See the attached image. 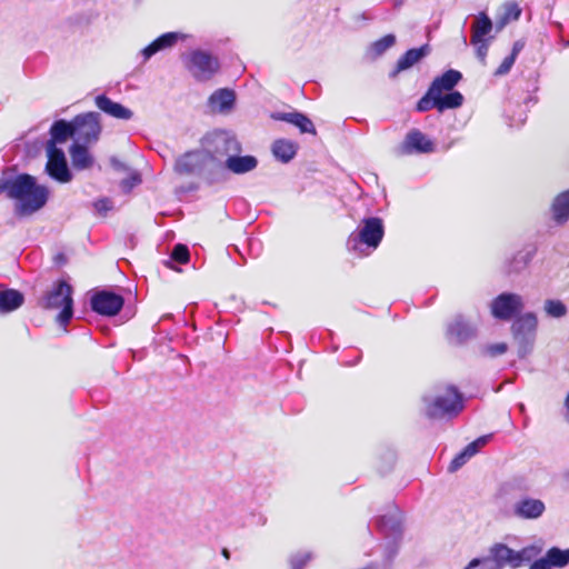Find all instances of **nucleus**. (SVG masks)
I'll list each match as a JSON object with an SVG mask.
<instances>
[{
    "mask_svg": "<svg viewBox=\"0 0 569 569\" xmlns=\"http://www.w3.org/2000/svg\"><path fill=\"white\" fill-rule=\"evenodd\" d=\"M4 192L9 199L14 200V213L20 217L30 216L48 201L49 190L37 183L36 179L27 173L14 177L0 178V193Z\"/></svg>",
    "mask_w": 569,
    "mask_h": 569,
    "instance_id": "nucleus-1",
    "label": "nucleus"
},
{
    "mask_svg": "<svg viewBox=\"0 0 569 569\" xmlns=\"http://www.w3.org/2000/svg\"><path fill=\"white\" fill-rule=\"evenodd\" d=\"M422 400L426 416L431 419L456 416L462 409L461 395L452 386L438 388L432 393L425 395Z\"/></svg>",
    "mask_w": 569,
    "mask_h": 569,
    "instance_id": "nucleus-2",
    "label": "nucleus"
},
{
    "mask_svg": "<svg viewBox=\"0 0 569 569\" xmlns=\"http://www.w3.org/2000/svg\"><path fill=\"white\" fill-rule=\"evenodd\" d=\"M39 305L44 309L62 308L57 321L66 327L73 315L72 287L64 280L57 281L40 299Z\"/></svg>",
    "mask_w": 569,
    "mask_h": 569,
    "instance_id": "nucleus-3",
    "label": "nucleus"
},
{
    "mask_svg": "<svg viewBox=\"0 0 569 569\" xmlns=\"http://www.w3.org/2000/svg\"><path fill=\"white\" fill-rule=\"evenodd\" d=\"M383 233L385 229L380 218L363 219L359 230L349 236L347 247L350 251L367 254L362 246H367L372 250L377 249L383 238Z\"/></svg>",
    "mask_w": 569,
    "mask_h": 569,
    "instance_id": "nucleus-4",
    "label": "nucleus"
},
{
    "mask_svg": "<svg viewBox=\"0 0 569 569\" xmlns=\"http://www.w3.org/2000/svg\"><path fill=\"white\" fill-rule=\"evenodd\" d=\"M537 327L538 319L533 312H526L512 322L511 332L518 346L519 358H526L532 351Z\"/></svg>",
    "mask_w": 569,
    "mask_h": 569,
    "instance_id": "nucleus-5",
    "label": "nucleus"
},
{
    "mask_svg": "<svg viewBox=\"0 0 569 569\" xmlns=\"http://www.w3.org/2000/svg\"><path fill=\"white\" fill-rule=\"evenodd\" d=\"M378 528L388 540L385 549L386 562L389 565L398 553L399 542L402 536L401 513L393 510L383 515L378 520Z\"/></svg>",
    "mask_w": 569,
    "mask_h": 569,
    "instance_id": "nucleus-6",
    "label": "nucleus"
},
{
    "mask_svg": "<svg viewBox=\"0 0 569 569\" xmlns=\"http://www.w3.org/2000/svg\"><path fill=\"white\" fill-rule=\"evenodd\" d=\"M183 61L190 73L199 81L211 79L219 69L218 59L202 50H193L183 56Z\"/></svg>",
    "mask_w": 569,
    "mask_h": 569,
    "instance_id": "nucleus-7",
    "label": "nucleus"
},
{
    "mask_svg": "<svg viewBox=\"0 0 569 569\" xmlns=\"http://www.w3.org/2000/svg\"><path fill=\"white\" fill-rule=\"evenodd\" d=\"M74 142L90 144L99 140L101 133L100 114L98 112H86L72 119Z\"/></svg>",
    "mask_w": 569,
    "mask_h": 569,
    "instance_id": "nucleus-8",
    "label": "nucleus"
},
{
    "mask_svg": "<svg viewBox=\"0 0 569 569\" xmlns=\"http://www.w3.org/2000/svg\"><path fill=\"white\" fill-rule=\"evenodd\" d=\"M523 300L520 295L503 292L497 296L490 303L493 318L508 321L523 309Z\"/></svg>",
    "mask_w": 569,
    "mask_h": 569,
    "instance_id": "nucleus-9",
    "label": "nucleus"
},
{
    "mask_svg": "<svg viewBox=\"0 0 569 569\" xmlns=\"http://www.w3.org/2000/svg\"><path fill=\"white\" fill-rule=\"evenodd\" d=\"M46 149L48 156L46 170L48 174L59 182H69L72 176L68 168L63 150L52 144L51 147H46Z\"/></svg>",
    "mask_w": 569,
    "mask_h": 569,
    "instance_id": "nucleus-10",
    "label": "nucleus"
},
{
    "mask_svg": "<svg viewBox=\"0 0 569 569\" xmlns=\"http://www.w3.org/2000/svg\"><path fill=\"white\" fill-rule=\"evenodd\" d=\"M546 511V505L541 499L523 496L511 506V515L521 520L539 519Z\"/></svg>",
    "mask_w": 569,
    "mask_h": 569,
    "instance_id": "nucleus-11",
    "label": "nucleus"
},
{
    "mask_svg": "<svg viewBox=\"0 0 569 569\" xmlns=\"http://www.w3.org/2000/svg\"><path fill=\"white\" fill-rule=\"evenodd\" d=\"M123 298L120 295L100 291L91 298V308L94 312L102 316H114L117 315L122 306Z\"/></svg>",
    "mask_w": 569,
    "mask_h": 569,
    "instance_id": "nucleus-12",
    "label": "nucleus"
},
{
    "mask_svg": "<svg viewBox=\"0 0 569 569\" xmlns=\"http://www.w3.org/2000/svg\"><path fill=\"white\" fill-rule=\"evenodd\" d=\"M477 335V328L462 316H456L447 327V338L450 343L462 345L473 339Z\"/></svg>",
    "mask_w": 569,
    "mask_h": 569,
    "instance_id": "nucleus-13",
    "label": "nucleus"
},
{
    "mask_svg": "<svg viewBox=\"0 0 569 569\" xmlns=\"http://www.w3.org/2000/svg\"><path fill=\"white\" fill-rule=\"evenodd\" d=\"M433 150L435 143L418 129L410 130L399 148L401 154L430 153Z\"/></svg>",
    "mask_w": 569,
    "mask_h": 569,
    "instance_id": "nucleus-14",
    "label": "nucleus"
},
{
    "mask_svg": "<svg viewBox=\"0 0 569 569\" xmlns=\"http://www.w3.org/2000/svg\"><path fill=\"white\" fill-rule=\"evenodd\" d=\"M487 559L491 562L495 569H503L510 567L517 569V550L511 549L502 542H496L490 546Z\"/></svg>",
    "mask_w": 569,
    "mask_h": 569,
    "instance_id": "nucleus-15",
    "label": "nucleus"
},
{
    "mask_svg": "<svg viewBox=\"0 0 569 569\" xmlns=\"http://www.w3.org/2000/svg\"><path fill=\"white\" fill-rule=\"evenodd\" d=\"M97 108L103 113L119 120H130L133 112L119 102L111 100L106 94H99L94 99Z\"/></svg>",
    "mask_w": 569,
    "mask_h": 569,
    "instance_id": "nucleus-16",
    "label": "nucleus"
},
{
    "mask_svg": "<svg viewBox=\"0 0 569 569\" xmlns=\"http://www.w3.org/2000/svg\"><path fill=\"white\" fill-rule=\"evenodd\" d=\"M214 152L219 156H234L240 153L241 144L237 138L228 132H218L213 137Z\"/></svg>",
    "mask_w": 569,
    "mask_h": 569,
    "instance_id": "nucleus-17",
    "label": "nucleus"
},
{
    "mask_svg": "<svg viewBox=\"0 0 569 569\" xmlns=\"http://www.w3.org/2000/svg\"><path fill=\"white\" fill-rule=\"evenodd\" d=\"M183 36L179 32H167L158 37L150 44L141 50V54L143 56V60L147 61L157 52L164 50L167 48H171L177 43L179 39H182Z\"/></svg>",
    "mask_w": 569,
    "mask_h": 569,
    "instance_id": "nucleus-18",
    "label": "nucleus"
},
{
    "mask_svg": "<svg viewBox=\"0 0 569 569\" xmlns=\"http://www.w3.org/2000/svg\"><path fill=\"white\" fill-rule=\"evenodd\" d=\"M202 164L203 154L199 151H192L180 157L174 164V169L181 174H193L202 169Z\"/></svg>",
    "mask_w": 569,
    "mask_h": 569,
    "instance_id": "nucleus-19",
    "label": "nucleus"
},
{
    "mask_svg": "<svg viewBox=\"0 0 569 569\" xmlns=\"http://www.w3.org/2000/svg\"><path fill=\"white\" fill-rule=\"evenodd\" d=\"M430 52V48L428 44H423L420 48H413L408 50L405 54H402L396 66V69L391 72V77H396L399 72L405 71L417 62H419L422 58L428 56Z\"/></svg>",
    "mask_w": 569,
    "mask_h": 569,
    "instance_id": "nucleus-20",
    "label": "nucleus"
},
{
    "mask_svg": "<svg viewBox=\"0 0 569 569\" xmlns=\"http://www.w3.org/2000/svg\"><path fill=\"white\" fill-rule=\"evenodd\" d=\"M51 139L48 141L47 147L57 146V143H63L69 138L74 139L73 122L66 120H57L53 122L50 129Z\"/></svg>",
    "mask_w": 569,
    "mask_h": 569,
    "instance_id": "nucleus-21",
    "label": "nucleus"
},
{
    "mask_svg": "<svg viewBox=\"0 0 569 569\" xmlns=\"http://www.w3.org/2000/svg\"><path fill=\"white\" fill-rule=\"evenodd\" d=\"M258 166V160L253 156H230L226 160V168L236 174H243L252 171Z\"/></svg>",
    "mask_w": 569,
    "mask_h": 569,
    "instance_id": "nucleus-22",
    "label": "nucleus"
},
{
    "mask_svg": "<svg viewBox=\"0 0 569 569\" xmlns=\"http://www.w3.org/2000/svg\"><path fill=\"white\" fill-rule=\"evenodd\" d=\"M493 24L491 19L485 13L480 12L472 26H471V43H478L483 40H490V38H486L492 31Z\"/></svg>",
    "mask_w": 569,
    "mask_h": 569,
    "instance_id": "nucleus-23",
    "label": "nucleus"
},
{
    "mask_svg": "<svg viewBox=\"0 0 569 569\" xmlns=\"http://www.w3.org/2000/svg\"><path fill=\"white\" fill-rule=\"evenodd\" d=\"M462 78L457 70L450 69L440 77L436 78L430 86V94L442 91H451Z\"/></svg>",
    "mask_w": 569,
    "mask_h": 569,
    "instance_id": "nucleus-24",
    "label": "nucleus"
},
{
    "mask_svg": "<svg viewBox=\"0 0 569 569\" xmlns=\"http://www.w3.org/2000/svg\"><path fill=\"white\" fill-rule=\"evenodd\" d=\"M72 166L78 170H84L92 167L94 160L88 151L86 144L74 142L70 150Z\"/></svg>",
    "mask_w": 569,
    "mask_h": 569,
    "instance_id": "nucleus-25",
    "label": "nucleus"
},
{
    "mask_svg": "<svg viewBox=\"0 0 569 569\" xmlns=\"http://www.w3.org/2000/svg\"><path fill=\"white\" fill-rule=\"evenodd\" d=\"M552 218L558 224L569 220V190L559 193L552 201Z\"/></svg>",
    "mask_w": 569,
    "mask_h": 569,
    "instance_id": "nucleus-26",
    "label": "nucleus"
},
{
    "mask_svg": "<svg viewBox=\"0 0 569 569\" xmlns=\"http://www.w3.org/2000/svg\"><path fill=\"white\" fill-rule=\"evenodd\" d=\"M234 100L236 96L232 90L219 89L210 96L209 103L213 110L226 112L232 108Z\"/></svg>",
    "mask_w": 569,
    "mask_h": 569,
    "instance_id": "nucleus-27",
    "label": "nucleus"
},
{
    "mask_svg": "<svg viewBox=\"0 0 569 569\" xmlns=\"http://www.w3.org/2000/svg\"><path fill=\"white\" fill-rule=\"evenodd\" d=\"M436 94V109L440 112L447 109H456L462 106L463 96L459 91H450L447 94L442 92Z\"/></svg>",
    "mask_w": 569,
    "mask_h": 569,
    "instance_id": "nucleus-28",
    "label": "nucleus"
},
{
    "mask_svg": "<svg viewBox=\"0 0 569 569\" xmlns=\"http://www.w3.org/2000/svg\"><path fill=\"white\" fill-rule=\"evenodd\" d=\"M23 303V295L17 290L0 291V312H10Z\"/></svg>",
    "mask_w": 569,
    "mask_h": 569,
    "instance_id": "nucleus-29",
    "label": "nucleus"
},
{
    "mask_svg": "<svg viewBox=\"0 0 569 569\" xmlns=\"http://www.w3.org/2000/svg\"><path fill=\"white\" fill-rule=\"evenodd\" d=\"M273 156L283 163L289 162L297 153V146L286 139L276 140L272 144Z\"/></svg>",
    "mask_w": 569,
    "mask_h": 569,
    "instance_id": "nucleus-30",
    "label": "nucleus"
},
{
    "mask_svg": "<svg viewBox=\"0 0 569 569\" xmlns=\"http://www.w3.org/2000/svg\"><path fill=\"white\" fill-rule=\"evenodd\" d=\"M545 557L552 568H563L569 563V548L552 547L546 552Z\"/></svg>",
    "mask_w": 569,
    "mask_h": 569,
    "instance_id": "nucleus-31",
    "label": "nucleus"
},
{
    "mask_svg": "<svg viewBox=\"0 0 569 569\" xmlns=\"http://www.w3.org/2000/svg\"><path fill=\"white\" fill-rule=\"evenodd\" d=\"M521 10L519 6L515 2L506 3L503 7V13L498 18L496 27L498 30H501L507 23L512 20H518L520 17Z\"/></svg>",
    "mask_w": 569,
    "mask_h": 569,
    "instance_id": "nucleus-32",
    "label": "nucleus"
},
{
    "mask_svg": "<svg viewBox=\"0 0 569 569\" xmlns=\"http://www.w3.org/2000/svg\"><path fill=\"white\" fill-rule=\"evenodd\" d=\"M535 253V248H529L518 252L510 263L509 272H520L532 260Z\"/></svg>",
    "mask_w": 569,
    "mask_h": 569,
    "instance_id": "nucleus-33",
    "label": "nucleus"
},
{
    "mask_svg": "<svg viewBox=\"0 0 569 569\" xmlns=\"http://www.w3.org/2000/svg\"><path fill=\"white\" fill-rule=\"evenodd\" d=\"M542 551V543H533L517 550V567H521L525 562H530Z\"/></svg>",
    "mask_w": 569,
    "mask_h": 569,
    "instance_id": "nucleus-34",
    "label": "nucleus"
},
{
    "mask_svg": "<svg viewBox=\"0 0 569 569\" xmlns=\"http://www.w3.org/2000/svg\"><path fill=\"white\" fill-rule=\"evenodd\" d=\"M395 43L396 37L393 34H387L371 44L369 48V54L371 58H378L388 49H390Z\"/></svg>",
    "mask_w": 569,
    "mask_h": 569,
    "instance_id": "nucleus-35",
    "label": "nucleus"
},
{
    "mask_svg": "<svg viewBox=\"0 0 569 569\" xmlns=\"http://www.w3.org/2000/svg\"><path fill=\"white\" fill-rule=\"evenodd\" d=\"M545 311L551 318H562L567 315V307L560 300L548 299L545 302Z\"/></svg>",
    "mask_w": 569,
    "mask_h": 569,
    "instance_id": "nucleus-36",
    "label": "nucleus"
},
{
    "mask_svg": "<svg viewBox=\"0 0 569 569\" xmlns=\"http://www.w3.org/2000/svg\"><path fill=\"white\" fill-rule=\"evenodd\" d=\"M299 128L301 133H312L316 134V128L312 123V121L306 117L305 114L298 112L297 116L293 119V122L291 123Z\"/></svg>",
    "mask_w": 569,
    "mask_h": 569,
    "instance_id": "nucleus-37",
    "label": "nucleus"
},
{
    "mask_svg": "<svg viewBox=\"0 0 569 569\" xmlns=\"http://www.w3.org/2000/svg\"><path fill=\"white\" fill-rule=\"evenodd\" d=\"M436 108V94H430V88L427 93L418 101L417 110L420 112Z\"/></svg>",
    "mask_w": 569,
    "mask_h": 569,
    "instance_id": "nucleus-38",
    "label": "nucleus"
},
{
    "mask_svg": "<svg viewBox=\"0 0 569 569\" xmlns=\"http://www.w3.org/2000/svg\"><path fill=\"white\" fill-rule=\"evenodd\" d=\"M490 436H482L469 443L463 451L469 458L473 457L483 446L487 445Z\"/></svg>",
    "mask_w": 569,
    "mask_h": 569,
    "instance_id": "nucleus-39",
    "label": "nucleus"
},
{
    "mask_svg": "<svg viewBox=\"0 0 569 569\" xmlns=\"http://www.w3.org/2000/svg\"><path fill=\"white\" fill-rule=\"evenodd\" d=\"M312 558L311 552H298L290 559L291 569H302Z\"/></svg>",
    "mask_w": 569,
    "mask_h": 569,
    "instance_id": "nucleus-40",
    "label": "nucleus"
},
{
    "mask_svg": "<svg viewBox=\"0 0 569 569\" xmlns=\"http://www.w3.org/2000/svg\"><path fill=\"white\" fill-rule=\"evenodd\" d=\"M171 258L179 263H186L189 260V250L187 246L176 244L172 249Z\"/></svg>",
    "mask_w": 569,
    "mask_h": 569,
    "instance_id": "nucleus-41",
    "label": "nucleus"
},
{
    "mask_svg": "<svg viewBox=\"0 0 569 569\" xmlns=\"http://www.w3.org/2000/svg\"><path fill=\"white\" fill-rule=\"evenodd\" d=\"M463 569H495L487 557H477L471 559Z\"/></svg>",
    "mask_w": 569,
    "mask_h": 569,
    "instance_id": "nucleus-42",
    "label": "nucleus"
},
{
    "mask_svg": "<svg viewBox=\"0 0 569 569\" xmlns=\"http://www.w3.org/2000/svg\"><path fill=\"white\" fill-rule=\"evenodd\" d=\"M93 207L99 214H106L113 207V202L109 198H101L93 202Z\"/></svg>",
    "mask_w": 569,
    "mask_h": 569,
    "instance_id": "nucleus-43",
    "label": "nucleus"
},
{
    "mask_svg": "<svg viewBox=\"0 0 569 569\" xmlns=\"http://www.w3.org/2000/svg\"><path fill=\"white\" fill-rule=\"evenodd\" d=\"M515 61L516 59L513 57L507 56L495 71V76L500 77L507 74L511 70Z\"/></svg>",
    "mask_w": 569,
    "mask_h": 569,
    "instance_id": "nucleus-44",
    "label": "nucleus"
},
{
    "mask_svg": "<svg viewBox=\"0 0 569 569\" xmlns=\"http://www.w3.org/2000/svg\"><path fill=\"white\" fill-rule=\"evenodd\" d=\"M476 47L477 58L482 64H486V57L489 49V40H483L478 43H472Z\"/></svg>",
    "mask_w": 569,
    "mask_h": 569,
    "instance_id": "nucleus-45",
    "label": "nucleus"
},
{
    "mask_svg": "<svg viewBox=\"0 0 569 569\" xmlns=\"http://www.w3.org/2000/svg\"><path fill=\"white\" fill-rule=\"evenodd\" d=\"M470 458L462 450L459 455H457L449 465V471L455 472L460 469Z\"/></svg>",
    "mask_w": 569,
    "mask_h": 569,
    "instance_id": "nucleus-46",
    "label": "nucleus"
},
{
    "mask_svg": "<svg viewBox=\"0 0 569 569\" xmlns=\"http://www.w3.org/2000/svg\"><path fill=\"white\" fill-rule=\"evenodd\" d=\"M507 349H508L507 343L499 342V343L487 346L486 352L491 357H496V356L503 355L507 351Z\"/></svg>",
    "mask_w": 569,
    "mask_h": 569,
    "instance_id": "nucleus-47",
    "label": "nucleus"
},
{
    "mask_svg": "<svg viewBox=\"0 0 569 569\" xmlns=\"http://www.w3.org/2000/svg\"><path fill=\"white\" fill-rule=\"evenodd\" d=\"M297 113L298 112H276V113H272L271 117L274 120L286 121L288 123H292L295 117L297 116Z\"/></svg>",
    "mask_w": 569,
    "mask_h": 569,
    "instance_id": "nucleus-48",
    "label": "nucleus"
},
{
    "mask_svg": "<svg viewBox=\"0 0 569 569\" xmlns=\"http://www.w3.org/2000/svg\"><path fill=\"white\" fill-rule=\"evenodd\" d=\"M139 182H140V178L138 176H132L128 179L122 180L121 186H122L123 190L129 191L134 186H137Z\"/></svg>",
    "mask_w": 569,
    "mask_h": 569,
    "instance_id": "nucleus-49",
    "label": "nucleus"
},
{
    "mask_svg": "<svg viewBox=\"0 0 569 569\" xmlns=\"http://www.w3.org/2000/svg\"><path fill=\"white\" fill-rule=\"evenodd\" d=\"M552 567L548 562L546 557L535 560L529 569H551Z\"/></svg>",
    "mask_w": 569,
    "mask_h": 569,
    "instance_id": "nucleus-50",
    "label": "nucleus"
},
{
    "mask_svg": "<svg viewBox=\"0 0 569 569\" xmlns=\"http://www.w3.org/2000/svg\"><path fill=\"white\" fill-rule=\"evenodd\" d=\"M523 42L518 40L513 43V47H512V50H511V53L509 56L513 57L515 59H517V56L519 54V52L522 50L523 48Z\"/></svg>",
    "mask_w": 569,
    "mask_h": 569,
    "instance_id": "nucleus-51",
    "label": "nucleus"
},
{
    "mask_svg": "<svg viewBox=\"0 0 569 569\" xmlns=\"http://www.w3.org/2000/svg\"><path fill=\"white\" fill-rule=\"evenodd\" d=\"M222 556L226 558V559H229L230 558V552L228 549H222Z\"/></svg>",
    "mask_w": 569,
    "mask_h": 569,
    "instance_id": "nucleus-52",
    "label": "nucleus"
},
{
    "mask_svg": "<svg viewBox=\"0 0 569 569\" xmlns=\"http://www.w3.org/2000/svg\"><path fill=\"white\" fill-rule=\"evenodd\" d=\"M566 482L569 485V470L563 475Z\"/></svg>",
    "mask_w": 569,
    "mask_h": 569,
    "instance_id": "nucleus-53",
    "label": "nucleus"
},
{
    "mask_svg": "<svg viewBox=\"0 0 569 569\" xmlns=\"http://www.w3.org/2000/svg\"><path fill=\"white\" fill-rule=\"evenodd\" d=\"M567 46H569V41L567 42Z\"/></svg>",
    "mask_w": 569,
    "mask_h": 569,
    "instance_id": "nucleus-54",
    "label": "nucleus"
}]
</instances>
